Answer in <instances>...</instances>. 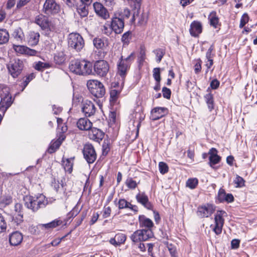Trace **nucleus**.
Instances as JSON below:
<instances>
[{"instance_id":"10","label":"nucleus","mask_w":257,"mask_h":257,"mask_svg":"<svg viewBox=\"0 0 257 257\" xmlns=\"http://www.w3.org/2000/svg\"><path fill=\"white\" fill-rule=\"evenodd\" d=\"M226 215V213L223 210L218 211L215 216L214 220L215 222L213 231L217 234H220L222 232V227L224 223L223 217Z\"/></svg>"},{"instance_id":"39","label":"nucleus","mask_w":257,"mask_h":257,"mask_svg":"<svg viewBox=\"0 0 257 257\" xmlns=\"http://www.w3.org/2000/svg\"><path fill=\"white\" fill-rule=\"evenodd\" d=\"M132 32L131 31H127L122 35L121 41L123 45H128L130 44V40L132 39Z\"/></svg>"},{"instance_id":"60","label":"nucleus","mask_w":257,"mask_h":257,"mask_svg":"<svg viewBox=\"0 0 257 257\" xmlns=\"http://www.w3.org/2000/svg\"><path fill=\"white\" fill-rule=\"evenodd\" d=\"M226 195L225 191L224 189H220L219 190L218 194V198L220 202H223L225 201V195Z\"/></svg>"},{"instance_id":"1","label":"nucleus","mask_w":257,"mask_h":257,"mask_svg":"<svg viewBox=\"0 0 257 257\" xmlns=\"http://www.w3.org/2000/svg\"><path fill=\"white\" fill-rule=\"evenodd\" d=\"M25 205L33 212L46 207L48 200L45 196L41 194L38 196H26L24 197Z\"/></svg>"},{"instance_id":"50","label":"nucleus","mask_w":257,"mask_h":257,"mask_svg":"<svg viewBox=\"0 0 257 257\" xmlns=\"http://www.w3.org/2000/svg\"><path fill=\"white\" fill-rule=\"evenodd\" d=\"M7 229V223L4 217L0 213V233L6 231Z\"/></svg>"},{"instance_id":"22","label":"nucleus","mask_w":257,"mask_h":257,"mask_svg":"<svg viewBox=\"0 0 257 257\" xmlns=\"http://www.w3.org/2000/svg\"><path fill=\"white\" fill-rule=\"evenodd\" d=\"M126 239L125 234L121 233H118L115 234L113 238L110 239L109 243L115 247L124 244Z\"/></svg>"},{"instance_id":"40","label":"nucleus","mask_w":257,"mask_h":257,"mask_svg":"<svg viewBox=\"0 0 257 257\" xmlns=\"http://www.w3.org/2000/svg\"><path fill=\"white\" fill-rule=\"evenodd\" d=\"M204 97L205 98L208 108L209 109V111H212V110L214 108V100L213 94H212L211 93H208L204 96Z\"/></svg>"},{"instance_id":"34","label":"nucleus","mask_w":257,"mask_h":257,"mask_svg":"<svg viewBox=\"0 0 257 257\" xmlns=\"http://www.w3.org/2000/svg\"><path fill=\"white\" fill-rule=\"evenodd\" d=\"M9 38V34L6 29H0V45L7 43Z\"/></svg>"},{"instance_id":"19","label":"nucleus","mask_w":257,"mask_h":257,"mask_svg":"<svg viewBox=\"0 0 257 257\" xmlns=\"http://www.w3.org/2000/svg\"><path fill=\"white\" fill-rule=\"evenodd\" d=\"M137 201L148 209H152L153 206L149 202L148 196L145 192H139L136 195Z\"/></svg>"},{"instance_id":"9","label":"nucleus","mask_w":257,"mask_h":257,"mask_svg":"<svg viewBox=\"0 0 257 257\" xmlns=\"http://www.w3.org/2000/svg\"><path fill=\"white\" fill-rule=\"evenodd\" d=\"M109 27L111 31H113L115 34H120L123 31L124 22L114 15L111 19Z\"/></svg>"},{"instance_id":"24","label":"nucleus","mask_w":257,"mask_h":257,"mask_svg":"<svg viewBox=\"0 0 257 257\" xmlns=\"http://www.w3.org/2000/svg\"><path fill=\"white\" fill-rule=\"evenodd\" d=\"M77 127L81 130L89 131L92 126V122L86 117L80 118L77 123Z\"/></svg>"},{"instance_id":"30","label":"nucleus","mask_w":257,"mask_h":257,"mask_svg":"<svg viewBox=\"0 0 257 257\" xmlns=\"http://www.w3.org/2000/svg\"><path fill=\"white\" fill-rule=\"evenodd\" d=\"M146 59V48L144 45H141L140 47L139 55L138 57V62L139 66L143 65Z\"/></svg>"},{"instance_id":"29","label":"nucleus","mask_w":257,"mask_h":257,"mask_svg":"<svg viewBox=\"0 0 257 257\" xmlns=\"http://www.w3.org/2000/svg\"><path fill=\"white\" fill-rule=\"evenodd\" d=\"M62 223V221L61 220L56 219L47 223L41 224H40V226H41L42 227L46 229L49 230L54 228L60 225Z\"/></svg>"},{"instance_id":"42","label":"nucleus","mask_w":257,"mask_h":257,"mask_svg":"<svg viewBox=\"0 0 257 257\" xmlns=\"http://www.w3.org/2000/svg\"><path fill=\"white\" fill-rule=\"evenodd\" d=\"M94 47L98 49H102L104 47V43L103 39L99 37L95 38L93 40Z\"/></svg>"},{"instance_id":"15","label":"nucleus","mask_w":257,"mask_h":257,"mask_svg":"<svg viewBox=\"0 0 257 257\" xmlns=\"http://www.w3.org/2000/svg\"><path fill=\"white\" fill-rule=\"evenodd\" d=\"M95 13L103 19H106L109 17V14L104 7L100 3L95 2L93 5Z\"/></svg>"},{"instance_id":"49","label":"nucleus","mask_w":257,"mask_h":257,"mask_svg":"<svg viewBox=\"0 0 257 257\" xmlns=\"http://www.w3.org/2000/svg\"><path fill=\"white\" fill-rule=\"evenodd\" d=\"M159 171L162 174H164L168 172V166L166 163L161 162L159 164Z\"/></svg>"},{"instance_id":"48","label":"nucleus","mask_w":257,"mask_h":257,"mask_svg":"<svg viewBox=\"0 0 257 257\" xmlns=\"http://www.w3.org/2000/svg\"><path fill=\"white\" fill-rule=\"evenodd\" d=\"M249 20V17L247 13H244L242 15L239 24V28H242L246 23H248Z\"/></svg>"},{"instance_id":"4","label":"nucleus","mask_w":257,"mask_h":257,"mask_svg":"<svg viewBox=\"0 0 257 257\" xmlns=\"http://www.w3.org/2000/svg\"><path fill=\"white\" fill-rule=\"evenodd\" d=\"M68 44L69 48L79 52L83 48L84 41L79 34L71 33L69 36Z\"/></svg>"},{"instance_id":"33","label":"nucleus","mask_w":257,"mask_h":257,"mask_svg":"<svg viewBox=\"0 0 257 257\" xmlns=\"http://www.w3.org/2000/svg\"><path fill=\"white\" fill-rule=\"evenodd\" d=\"M208 19L209 20L210 25L214 28H216L217 25L219 22V19L216 16V12L215 11L211 12Z\"/></svg>"},{"instance_id":"37","label":"nucleus","mask_w":257,"mask_h":257,"mask_svg":"<svg viewBox=\"0 0 257 257\" xmlns=\"http://www.w3.org/2000/svg\"><path fill=\"white\" fill-rule=\"evenodd\" d=\"M12 35L17 41H21L24 37V33L21 28H17L14 30Z\"/></svg>"},{"instance_id":"46","label":"nucleus","mask_w":257,"mask_h":257,"mask_svg":"<svg viewBox=\"0 0 257 257\" xmlns=\"http://www.w3.org/2000/svg\"><path fill=\"white\" fill-rule=\"evenodd\" d=\"M198 183V181L196 178L189 179L186 182V186L193 189L196 187Z\"/></svg>"},{"instance_id":"5","label":"nucleus","mask_w":257,"mask_h":257,"mask_svg":"<svg viewBox=\"0 0 257 257\" xmlns=\"http://www.w3.org/2000/svg\"><path fill=\"white\" fill-rule=\"evenodd\" d=\"M153 236L154 234L151 229H139L135 231L130 237L134 242H139L146 241Z\"/></svg>"},{"instance_id":"35","label":"nucleus","mask_w":257,"mask_h":257,"mask_svg":"<svg viewBox=\"0 0 257 257\" xmlns=\"http://www.w3.org/2000/svg\"><path fill=\"white\" fill-rule=\"evenodd\" d=\"M153 52L156 55V62L158 63H160L165 54V49L158 48L154 50Z\"/></svg>"},{"instance_id":"41","label":"nucleus","mask_w":257,"mask_h":257,"mask_svg":"<svg viewBox=\"0 0 257 257\" xmlns=\"http://www.w3.org/2000/svg\"><path fill=\"white\" fill-rule=\"evenodd\" d=\"M122 89L121 87L118 89H112L110 91V102H115L117 100L118 95L120 94Z\"/></svg>"},{"instance_id":"27","label":"nucleus","mask_w":257,"mask_h":257,"mask_svg":"<svg viewBox=\"0 0 257 257\" xmlns=\"http://www.w3.org/2000/svg\"><path fill=\"white\" fill-rule=\"evenodd\" d=\"M82 62H83V66L81 67V75H87L93 73L92 63L84 60H82Z\"/></svg>"},{"instance_id":"47","label":"nucleus","mask_w":257,"mask_h":257,"mask_svg":"<svg viewBox=\"0 0 257 257\" xmlns=\"http://www.w3.org/2000/svg\"><path fill=\"white\" fill-rule=\"evenodd\" d=\"M161 70L160 67L154 68L153 70V76L156 81L161 80Z\"/></svg>"},{"instance_id":"3","label":"nucleus","mask_w":257,"mask_h":257,"mask_svg":"<svg viewBox=\"0 0 257 257\" xmlns=\"http://www.w3.org/2000/svg\"><path fill=\"white\" fill-rule=\"evenodd\" d=\"M87 87L91 94L96 98H101L105 93L104 85L97 80H88Z\"/></svg>"},{"instance_id":"59","label":"nucleus","mask_w":257,"mask_h":257,"mask_svg":"<svg viewBox=\"0 0 257 257\" xmlns=\"http://www.w3.org/2000/svg\"><path fill=\"white\" fill-rule=\"evenodd\" d=\"M201 60L200 59H198L194 65V71L195 74H198L201 71Z\"/></svg>"},{"instance_id":"53","label":"nucleus","mask_w":257,"mask_h":257,"mask_svg":"<svg viewBox=\"0 0 257 257\" xmlns=\"http://www.w3.org/2000/svg\"><path fill=\"white\" fill-rule=\"evenodd\" d=\"M82 100V97L81 96L78 95L75 96L74 94L72 99V106L76 107L78 105L80 106V104H81L80 102Z\"/></svg>"},{"instance_id":"55","label":"nucleus","mask_w":257,"mask_h":257,"mask_svg":"<svg viewBox=\"0 0 257 257\" xmlns=\"http://www.w3.org/2000/svg\"><path fill=\"white\" fill-rule=\"evenodd\" d=\"M234 183L236 185V187H241L244 185V181L242 177L237 175L234 180Z\"/></svg>"},{"instance_id":"16","label":"nucleus","mask_w":257,"mask_h":257,"mask_svg":"<svg viewBox=\"0 0 257 257\" xmlns=\"http://www.w3.org/2000/svg\"><path fill=\"white\" fill-rule=\"evenodd\" d=\"M214 211L213 206L207 204L198 207L197 214L202 218L208 217L213 213Z\"/></svg>"},{"instance_id":"13","label":"nucleus","mask_w":257,"mask_h":257,"mask_svg":"<svg viewBox=\"0 0 257 257\" xmlns=\"http://www.w3.org/2000/svg\"><path fill=\"white\" fill-rule=\"evenodd\" d=\"M13 48L14 50L20 54H25L28 56H36L38 52L24 45H14Z\"/></svg>"},{"instance_id":"54","label":"nucleus","mask_w":257,"mask_h":257,"mask_svg":"<svg viewBox=\"0 0 257 257\" xmlns=\"http://www.w3.org/2000/svg\"><path fill=\"white\" fill-rule=\"evenodd\" d=\"M162 93L164 98L167 99H169L171 98V91L170 89L166 87H163L162 88Z\"/></svg>"},{"instance_id":"8","label":"nucleus","mask_w":257,"mask_h":257,"mask_svg":"<svg viewBox=\"0 0 257 257\" xmlns=\"http://www.w3.org/2000/svg\"><path fill=\"white\" fill-rule=\"evenodd\" d=\"M83 154L85 159L88 163H93L96 159V153L93 146L90 144L84 145Z\"/></svg>"},{"instance_id":"56","label":"nucleus","mask_w":257,"mask_h":257,"mask_svg":"<svg viewBox=\"0 0 257 257\" xmlns=\"http://www.w3.org/2000/svg\"><path fill=\"white\" fill-rule=\"evenodd\" d=\"M134 9V13H133V16L130 21V25H133L135 23V20H136V18H135L136 17H139L140 9Z\"/></svg>"},{"instance_id":"58","label":"nucleus","mask_w":257,"mask_h":257,"mask_svg":"<svg viewBox=\"0 0 257 257\" xmlns=\"http://www.w3.org/2000/svg\"><path fill=\"white\" fill-rule=\"evenodd\" d=\"M86 215L87 212L86 211H83L81 213L80 217L76 219V226H78L81 224L84 219L86 217Z\"/></svg>"},{"instance_id":"43","label":"nucleus","mask_w":257,"mask_h":257,"mask_svg":"<svg viewBox=\"0 0 257 257\" xmlns=\"http://www.w3.org/2000/svg\"><path fill=\"white\" fill-rule=\"evenodd\" d=\"M51 67L49 63H44L39 61L35 65V68L38 71H43L44 69H47Z\"/></svg>"},{"instance_id":"14","label":"nucleus","mask_w":257,"mask_h":257,"mask_svg":"<svg viewBox=\"0 0 257 257\" xmlns=\"http://www.w3.org/2000/svg\"><path fill=\"white\" fill-rule=\"evenodd\" d=\"M104 135V133L97 128L91 127L89 130L88 137L89 139L95 142H99L101 141Z\"/></svg>"},{"instance_id":"6","label":"nucleus","mask_w":257,"mask_h":257,"mask_svg":"<svg viewBox=\"0 0 257 257\" xmlns=\"http://www.w3.org/2000/svg\"><path fill=\"white\" fill-rule=\"evenodd\" d=\"M92 74L100 77H104L107 74L109 67L108 63L104 60H99L95 62L93 65Z\"/></svg>"},{"instance_id":"20","label":"nucleus","mask_w":257,"mask_h":257,"mask_svg":"<svg viewBox=\"0 0 257 257\" xmlns=\"http://www.w3.org/2000/svg\"><path fill=\"white\" fill-rule=\"evenodd\" d=\"M218 151L214 148H212L208 152L209 154V165L211 167L220 162L221 157L217 155Z\"/></svg>"},{"instance_id":"57","label":"nucleus","mask_w":257,"mask_h":257,"mask_svg":"<svg viewBox=\"0 0 257 257\" xmlns=\"http://www.w3.org/2000/svg\"><path fill=\"white\" fill-rule=\"evenodd\" d=\"M12 202V199L10 197H2L0 199V204L2 206L10 204Z\"/></svg>"},{"instance_id":"61","label":"nucleus","mask_w":257,"mask_h":257,"mask_svg":"<svg viewBox=\"0 0 257 257\" xmlns=\"http://www.w3.org/2000/svg\"><path fill=\"white\" fill-rule=\"evenodd\" d=\"M220 85V82L217 79H213L210 83V86L212 89H217Z\"/></svg>"},{"instance_id":"23","label":"nucleus","mask_w":257,"mask_h":257,"mask_svg":"<svg viewBox=\"0 0 257 257\" xmlns=\"http://www.w3.org/2000/svg\"><path fill=\"white\" fill-rule=\"evenodd\" d=\"M83 64L82 60H75L71 62L69 68L72 72L81 75V67L83 66Z\"/></svg>"},{"instance_id":"63","label":"nucleus","mask_w":257,"mask_h":257,"mask_svg":"<svg viewBox=\"0 0 257 257\" xmlns=\"http://www.w3.org/2000/svg\"><path fill=\"white\" fill-rule=\"evenodd\" d=\"M111 211L110 207H104L103 211V217L104 218L108 217L110 215Z\"/></svg>"},{"instance_id":"2","label":"nucleus","mask_w":257,"mask_h":257,"mask_svg":"<svg viewBox=\"0 0 257 257\" xmlns=\"http://www.w3.org/2000/svg\"><path fill=\"white\" fill-rule=\"evenodd\" d=\"M0 111L6 112L14 101L10 93V89L6 85L0 84Z\"/></svg>"},{"instance_id":"25","label":"nucleus","mask_w":257,"mask_h":257,"mask_svg":"<svg viewBox=\"0 0 257 257\" xmlns=\"http://www.w3.org/2000/svg\"><path fill=\"white\" fill-rule=\"evenodd\" d=\"M140 226L146 228L145 229H151L154 226L153 221L144 215L140 216L139 218Z\"/></svg>"},{"instance_id":"38","label":"nucleus","mask_w":257,"mask_h":257,"mask_svg":"<svg viewBox=\"0 0 257 257\" xmlns=\"http://www.w3.org/2000/svg\"><path fill=\"white\" fill-rule=\"evenodd\" d=\"M40 34L39 33L33 32L30 35L29 43L31 46H36L39 42Z\"/></svg>"},{"instance_id":"28","label":"nucleus","mask_w":257,"mask_h":257,"mask_svg":"<svg viewBox=\"0 0 257 257\" xmlns=\"http://www.w3.org/2000/svg\"><path fill=\"white\" fill-rule=\"evenodd\" d=\"M89 5H85L84 4L81 3L78 5V2L77 5L74 7L77 9V12L81 17H85L88 14V7Z\"/></svg>"},{"instance_id":"7","label":"nucleus","mask_w":257,"mask_h":257,"mask_svg":"<svg viewBox=\"0 0 257 257\" xmlns=\"http://www.w3.org/2000/svg\"><path fill=\"white\" fill-rule=\"evenodd\" d=\"M9 73L13 78H17L22 72L24 68L23 61L15 59L7 65Z\"/></svg>"},{"instance_id":"12","label":"nucleus","mask_w":257,"mask_h":257,"mask_svg":"<svg viewBox=\"0 0 257 257\" xmlns=\"http://www.w3.org/2000/svg\"><path fill=\"white\" fill-rule=\"evenodd\" d=\"M124 62L122 61V56H121L117 64V74L122 79H124L127 72L130 68V64Z\"/></svg>"},{"instance_id":"64","label":"nucleus","mask_w":257,"mask_h":257,"mask_svg":"<svg viewBox=\"0 0 257 257\" xmlns=\"http://www.w3.org/2000/svg\"><path fill=\"white\" fill-rule=\"evenodd\" d=\"M78 0H66L65 3L69 8H74L77 5Z\"/></svg>"},{"instance_id":"32","label":"nucleus","mask_w":257,"mask_h":257,"mask_svg":"<svg viewBox=\"0 0 257 257\" xmlns=\"http://www.w3.org/2000/svg\"><path fill=\"white\" fill-rule=\"evenodd\" d=\"M65 60V55L62 52L57 53L54 56V62L57 65H62Z\"/></svg>"},{"instance_id":"51","label":"nucleus","mask_w":257,"mask_h":257,"mask_svg":"<svg viewBox=\"0 0 257 257\" xmlns=\"http://www.w3.org/2000/svg\"><path fill=\"white\" fill-rule=\"evenodd\" d=\"M133 9H141L142 0H127Z\"/></svg>"},{"instance_id":"45","label":"nucleus","mask_w":257,"mask_h":257,"mask_svg":"<svg viewBox=\"0 0 257 257\" xmlns=\"http://www.w3.org/2000/svg\"><path fill=\"white\" fill-rule=\"evenodd\" d=\"M125 183L126 186L131 189H135L138 185V183H137L136 181L134 180L131 177L127 178Z\"/></svg>"},{"instance_id":"36","label":"nucleus","mask_w":257,"mask_h":257,"mask_svg":"<svg viewBox=\"0 0 257 257\" xmlns=\"http://www.w3.org/2000/svg\"><path fill=\"white\" fill-rule=\"evenodd\" d=\"M73 161L72 158L66 159V160L63 161V165L65 170L69 173L72 171Z\"/></svg>"},{"instance_id":"18","label":"nucleus","mask_w":257,"mask_h":257,"mask_svg":"<svg viewBox=\"0 0 257 257\" xmlns=\"http://www.w3.org/2000/svg\"><path fill=\"white\" fill-rule=\"evenodd\" d=\"M35 23L39 25L43 30L47 32L50 31L49 23L48 18L42 15L37 16L35 20Z\"/></svg>"},{"instance_id":"31","label":"nucleus","mask_w":257,"mask_h":257,"mask_svg":"<svg viewBox=\"0 0 257 257\" xmlns=\"http://www.w3.org/2000/svg\"><path fill=\"white\" fill-rule=\"evenodd\" d=\"M35 74L33 73H32L23 77L22 79L21 80H23V81L20 84V86L22 87V91L24 90L29 82L32 81L35 78Z\"/></svg>"},{"instance_id":"52","label":"nucleus","mask_w":257,"mask_h":257,"mask_svg":"<svg viewBox=\"0 0 257 257\" xmlns=\"http://www.w3.org/2000/svg\"><path fill=\"white\" fill-rule=\"evenodd\" d=\"M128 205H130V203L124 199H119L118 202V207L119 209L127 208Z\"/></svg>"},{"instance_id":"11","label":"nucleus","mask_w":257,"mask_h":257,"mask_svg":"<svg viewBox=\"0 0 257 257\" xmlns=\"http://www.w3.org/2000/svg\"><path fill=\"white\" fill-rule=\"evenodd\" d=\"M44 13L47 15H54L60 11V6L55 0H46L43 6Z\"/></svg>"},{"instance_id":"62","label":"nucleus","mask_w":257,"mask_h":257,"mask_svg":"<svg viewBox=\"0 0 257 257\" xmlns=\"http://www.w3.org/2000/svg\"><path fill=\"white\" fill-rule=\"evenodd\" d=\"M168 248L172 257H177V252L175 247L171 244L168 246Z\"/></svg>"},{"instance_id":"21","label":"nucleus","mask_w":257,"mask_h":257,"mask_svg":"<svg viewBox=\"0 0 257 257\" xmlns=\"http://www.w3.org/2000/svg\"><path fill=\"white\" fill-rule=\"evenodd\" d=\"M23 239L22 234L19 231H14L9 235V242L11 245H19Z\"/></svg>"},{"instance_id":"17","label":"nucleus","mask_w":257,"mask_h":257,"mask_svg":"<svg viewBox=\"0 0 257 257\" xmlns=\"http://www.w3.org/2000/svg\"><path fill=\"white\" fill-rule=\"evenodd\" d=\"M202 31V26L200 22L194 21L191 23L189 32L191 36L197 37Z\"/></svg>"},{"instance_id":"44","label":"nucleus","mask_w":257,"mask_h":257,"mask_svg":"<svg viewBox=\"0 0 257 257\" xmlns=\"http://www.w3.org/2000/svg\"><path fill=\"white\" fill-rule=\"evenodd\" d=\"M61 145L60 141H57V140L51 142L48 149L49 153L52 154L55 152L59 148Z\"/></svg>"},{"instance_id":"26","label":"nucleus","mask_w":257,"mask_h":257,"mask_svg":"<svg viewBox=\"0 0 257 257\" xmlns=\"http://www.w3.org/2000/svg\"><path fill=\"white\" fill-rule=\"evenodd\" d=\"M82 112H95V107L91 101L86 100L83 104H80Z\"/></svg>"}]
</instances>
